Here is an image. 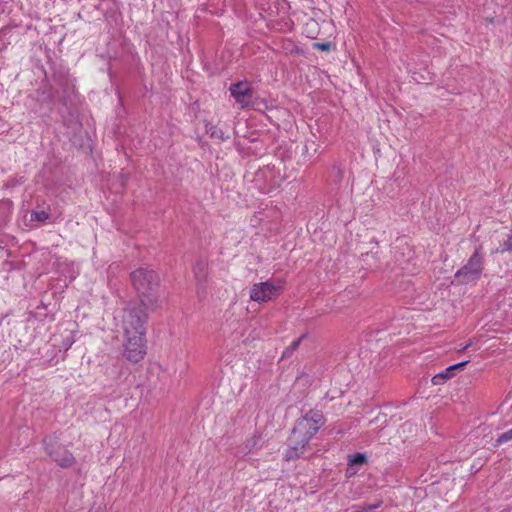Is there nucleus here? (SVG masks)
Here are the masks:
<instances>
[{
  "instance_id": "nucleus-1",
  "label": "nucleus",
  "mask_w": 512,
  "mask_h": 512,
  "mask_svg": "<svg viewBox=\"0 0 512 512\" xmlns=\"http://www.w3.org/2000/svg\"><path fill=\"white\" fill-rule=\"evenodd\" d=\"M147 314L135 306L124 310L122 327L125 344L124 355L133 362L141 361L146 354L145 323Z\"/></svg>"
},
{
  "instance_id": "nucleus-2",
  "label": "nucleus",
  "mask_w": 512,
  "mask_h": 512,
  "mask_svg": "<svg viewBox=\"0 0 512 512\" xmlns=\"http://www.w3.org/2000/svg\"><path fill=\"white\" fill-rule=\"evenodd\" d=\"M325 422L326 419L323 413L318 410H310L305 415L299 417L295 421L288 438V447L285 451L284 459L290 461L301 457L305 453L311 439Z\"/></svg>"
},
{
  "instance_id": "nucleus-3",
  "label": "nucleus",
  "mask_w": 512,
  "mask_h": 512,
  "mask_svg": "<svg viewBox=\"0 0 512 512\" xmlns=\"http://www.w3.org/2000/svg\"><path fill=\"white\" fill-rule=\"evenodd\" d=\"M131 281L137 292L139 304H130L146 314L155 311L161 303L159 277L154 270L139 268L131 273Z\"/></svg>"
},
{
  "instance_id": "nucleus-4",
  "label": "nucleus",
  "mask_w": 512,
  "mask_h": 512,
  "mask_svg": "<svg viewBox=\"0 0 512 512\" xmlns=\"http://www.w3.org/2000/svg\"><path fill=\"white\" fill-rule=\"evenodd\" d=\"M284 286L285 281L281 279L254 283L250 287V300L260 304L274 301L280 296Z\"/></svg>"
},
{
  "instance_id": "nucleus-5",
  "label": "nucleus",
  "mask_w": 512,
  "mask_h": 512,
  "mask_svg": "<svg viewBox=\"0 0 512 512\" xmlns=\"http://www.w3.org/2000/svg\"><path fill=\"white\" fill-rule=\"evenodd\" d=\"M482 271L483 257L481 247H478L467 263L455 273V278L458 279L460 284L475 283L481 277Z\"/></svg>"
},
{
  "instance_id": "nucleus-6",
  "label": "nucleus",
  "mask_w": 512,
  "mask_h": 512,
  "mask_svg": "<svg viewBox=\"0 0 512 512\" xmlns=\"http://www.w3.org/2000/svg\"><path fill=\"white\" fill-rule=\"evenodd\" d=\"M45 450L51 459L62 468H69L76 463L73 453L62 445H46Z\"/></svg>"
},
{
  "instance_id": "nucleus-7",
  "label": "nucleus",
  "mask_w": 512,
  "mask_h": 512,
  "mask_svg": "<svg viewBox=\"0 0 512 512\" xmlns=\"http://www.w3.org/2000/svg\"><path fill=\"white\" fill-rule=\"evenodd\" d=\"M230 93L235 98L236 102L242 107L246 108L251 105L253 98L252 87L247 81H239L230 86Z\"/></svg>"
},
{
  "instance_id": "nucleus-8",
  "label": "nucleus",
  "mask_w": 512,
  "mask_h": 512,
  "mask_svg": "<svg viewBox=\"0 0 512 512\" xmlns=\"http://www.w3.org/2000/svg\"><path fill=\"white\" fill-rule=\"evenodd\" d=\"M469 361H463L460 363L453 364L449 367H447L444 371L434 375L432 377V384L433 385H442L447 381L448 379L454 377L455 371L459 369H463Z\"/></svg>"
},
{
  "instance_id": "nucleus-9",
  "label": "nucleus",
  "mask_w": 512,
  "mask_h": 512,
  "mask_svg": "<svg viewBox=\"0 0 512 512\" xmlns=\"http://www.w3.org/2000/svg\"><path fill=\"white\" fill-rule=\"evenodd\" d=\"M366 461H367V458H366L365 454L355 453L353 455H350L348 457L349 467L346 470L347 476H352L356 473V471L352 470V466H354L356 464H364V463H366Z\"/></svg>"
},
{
  "instance_id": "nucleus-10",
  "label": "nucleus",
  "mask_w": 512,
  "mask_h": 512,
  "mask_svg": "<svg viewBox=\"0 0 512 512\" xmlns=\"http://www.w3.org/2000/svg\"><path fill=\"white\" fill-rule=\"evenodd\" d=\"M313 47L315 49H318V50H321V51H330L331 48H332V45L330 42H323V43H320V42H316L313 44Z\"/></svg>"
},
{
  "instance_id": "nucleus-11",
  "label": "nucleus",
  "mask_w": 512,
  "mask_h": 512,
  "mask_svg": "<svg viewBox=\"0 0 512 512\" xmlns=\"http://www.w3.org/2000/svg\"><path fill=\"white\" fill-rule=\"evenodd\" d=\"M510 440H512V429L501 434L497 439V443H504Z\"/></svg>"
},
{
  "instance_id": "nucleus-12",
  "label": "nucleus",
  "mask_w": 512,
  "mask_h": 512,
  "mask_svg": "<svg viewBox=\"0 0 512 512\" xmlns=\"http://www.w3.org/2000/svg\"><path fill=\"white\" fill-rule=\"evenodd\" d=\"M512 250V229L511 232L507 238V240L503 243L502 252L504 251H511Z\"/></svg>"
},
{
  "instance_id": "nucleus-13",
  "label": "nucleus",
  "mask_w": 512,
  "mask_h": 512,
  "mask_svg": "<svg viewBox=\"0 0 512 512\" xmlns=\"http://www.w3.org/2000/svg\"><path fill=\"white\" fill-rule=\"evenodd\" d=\"M36 215L38 220H44L48 218V214L44 211L41 213H37Z\"/></svg>"
},
{
  "instance_id": "nucleus-14",
  "label": "nucleus",
  "mask_w": 512,
  "mask_h": 512,
  "mask_svg": "<svg viewBox=\"0 0 512 512\" xmlns=\"http://www.w3.org/2000/svg\"><path fill=\"white\" fill-rule=\"evenodd\" d=\"M301 339H298L297 341L293 342V348H296L299 343H300Z\"/></svg>"
},
{
  "instance_id": "nucleus-15",
  "label": "nucleus",
  "mask_w": 512,
  "mask_h": 512,
  "mask_svg": "<svg viewBox=\"0 0 512 512\" xmlns=\"http://www.w3.org/2000/svg\"><path fill=\"white\" fill-rule=\"evenodd\" d=\"M471 342L467 343L466 345H464V349H468L470 346H471Z\"/></svg>"
},
{
  "instance_id": "nucleus-16",
  "label": "nucleus",
  "mask_w": 512,
  "mask_h": 512,
  "mask_svg": "<svg viewBox=\"0 0 512 512\" xmlns=\"http://www.w3.org/2000/svg\"><path fill=\"white\" fill-rule=\"evenodd\" d=\"M464 350H465L464 346H461V349L459 351H464Z\"/></svg>"
}]
</instances>
